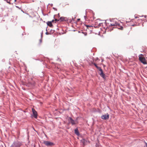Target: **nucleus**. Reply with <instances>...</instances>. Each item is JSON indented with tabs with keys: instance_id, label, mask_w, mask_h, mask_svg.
<instances>
[{
	"instance_id": "obj_34",
	"label": "nucleus",
	"mask_w": 147,
	"mask_h": 147,
	"mask_svg": "<svg viewBox=\"0 0 147 147\" xmlns=\"http://www.w3.org/2000/svg\"><path fill=\"white\" fill-rule=\"evenodd\" d=\"M103 61V60H102V61Z\"/></svg>"
},
{
	"instance_id": "obj_28",
	"label": "nucleus",
	"mask_w": 147,
	"mask_h": 147,
	"mask_svg": "<svg viewBox=\"0 0 147 147\" xmlns=\"http://www.w3.org/2000/svg\"><path fill=\"white\" fill-rule=\"evenodd\" d=\"M54 21V20H53L51 21V23H52V22H53Z\"/></svg>"
},
{
	"instance_id": "obj_7",
	"label": "nucleus",
	"mask_w": 147,
	"mask_h": 147,
	"mask_svg": "<svg viewBox=\"0 0 147 147\" xmlns=\"http://www.w3.org/2000/svg\"><path fill=\"white\" fill-rule=\"evenodd\" d=\"M74 133L75 134H76L78 136H79L80 135V133L78 128H76L74 130Z\"/></svg>"
},
{
	"instance_id": "obj_13",
	"label": "nucleus",
	"mask_w": 147,
	"mask_h": 147,
	"mask_svg": "<svg viewBox=\"0 0 147 147\" xmlns=\"http://www.w3.org/2000/svg\"><path fill=\"white\" fill-rule=\"evenodd\" d=\"M98 69L99 70V71H100V69H102L101 68V67H99V66H98V67H97L96 68Z\"/></svg>"
},
{
	"instance_id": "obj_29",
	"label": "nucleus",
	"mask_w": 147,
	"mask_h": 147,
	"mask_svg": "<svg viewBox=\"0 0 147 147\" xmlns=\"http://www.w3.org/2000/svg\"><path fill=\"white\" fill-rule=\"evenodd\" d=\"M42 42V40H41V39L40 40V42Z\"/></svg>"
},
{
	"instance_id": "obj_2",
	"label": "nucleus",
	"mask_w": 147,
	"mask_h": 147,
	"mask_svg": "<svg viewBox=\"0 0 147 147\" xmlns=\"http://www.w3.org/2000/svg\"><path fill=\"white\" fill-rule=\"evenodd\" d=\"M140 56V55L139 56V59L140 61L144 64H146L147 63L144 57H141Z\"/></svg>"
},
{
	"instance_id": "obj_9",
	"label": "nucleus",
	"mask_w": 147,
	"mask_h": 147,
	"mask_svg": "<svg viewBox=\"0 0 147 147\" xmlns=\"http://www.w3.org/2000/svg\"><path fill=\"white\" fill-rule=\"evenodd\" d=\"M100 75L101 77H102L104 79H105L106 78V76H105V75L104 74L103 72L102 73V72L101 73H100Z\"/></svg>"
},
{
	"instance_id": "obj_5",
	"label": "nucleus",
	"mask_w": 147,
	"mask_h": 147,
	"mask_svg": "<svg viewBox=\"0 0 147 147\" xmlns=\"http://www.w3.org/2000/svg\"><path fill=\"white\" fill-rule=\"evenodd\" d=\"M101 118L104 120L107 119L109 118V115L108 113L106 115H103L101 116Z\"/></svg>"
},
{
	"instance_id": "obj_27",
	"label": "nucleus",
	"mask_w": 147,
	"mask_h": 147,
	"mask_svg": "<svg viewBox=\"0 0 147 147\" xmlns=\"http://www.w3.org/2000/svg\"><path fill=\"white\" fill-rule=\"evenodd\" d=\"M146 16H146V15H145V16H144V18H146Z\"/></svg>"
},
{
	"instance_id": "obj_31",
	"label": "nucleus",
	"mask_w": 147,
	"mask_h": 147,
	"mask_svg": "<svg viewBox=\"0 0 147 147\" xmlns=\"http://www.w3.org/2000/svg\"><path fill=\"white\" fill-rule=\"evenodd\" d=\"M46 31L47 32V28L46 29Z\"/></svg>"
},
{
	"instance_id": "obj_33",
	"label": "nucleus",
	"mask_w": 147,
	"mask_h": 147,
	"mask_svg": "<svg viewBox=\"0 0 147 147\" xmlns=\"http://www.w3.org/2000/svg\"><path fill=\"white\" fill-rule=\"evenodd\" d=\"M80 20V19H78V20Z\"/></svg>"
},
{
	"instance_id": "obj_19",
	"label": "nucleus",
	"mask_w": 147,
	"mask_h": 147,
	"mask_svg": "<svg viewBox=\"0 0 147 147\" xmlns=\"http://www.w3.org/2000/svg\"><path fill=\"white\" fill-rule=\"evenodd\" d=\"M59 20H57V19H55V20L56 21H58Z\"/></svg>"
},
{
	"instance_id": "obj_3",
	"label": "nucleus",
	"mask_w": 147,
	"mask_h": 147,
	"mask_svg": "<svg viewBox=\"0 0 147 147\" xmlns=\"http://www.w3.org/2000/svg\"><path fill=\"white\" fill-rule=\"evenodd\" d=\"M43 143L45 144L48 146H51L54 144L53 142L49 141H44Z\"/></svg>"
},
{
	"instance_id": "obj_20",
	"label": "nucleus",
	"mask_w": 147,
	"mask_h": 147,
	"mask_svg": "<svg viewBox=\"0 0 147 147\" xmlns=\"http://www.w3.org/2000/svg\"><path fill=\"white\" fill-rule=\"evenodd\" d=\"M45 34H46V35H48V34H49L48 33V32H46L45 33Z\"/></svg>"
},
{
	"instance_id": "obj_15",
	"label": "nucleus",
	"mask_w": 147,
	"mask_h": 147,
	"mask_svg": "<svg viewBox=\"0 0 147 147\" xmlns=\"http://www.w3.org/2000/svg\"><path fill=\"white\" fill-rule=\"evenodd\" d=\"M94 65V66L96 67V68H97V67H98V66L96 65V64L95 63H93Z\"/></svg>"
},
{
	"instance_id": "obj_22",
	"label": "nucleus",
	"mask_w": 147,
	"mask_h": 147,
	"mask_svg": "<svg viewBox=\"0 0 147 147\" xmlns=\"http://www.w3.org/2000/svg\"><path fill=\"white\" fill-rule=\"evenodd\" d=\"M53 9H55V10H57V9H56V8H55V7H53Z\"/></svg>"
},
{
	"instance_id": "obj_24",
	"label": "nucleus",
	"mask_w": 147,
	"mask_h": 147,
	"mask_svg": "<svg viewBox=\"0 0 147 147\" xmlns=\"http://www.w3.org/2000/svg\"><path fill=\"white\" fill-rule=\"evenodd\" d=\"M145 144L146 145V146H147V143L146 142H145Z\"/></svg>"
},
{
	"instance_id": "obj_11",
	"label": "nucleus",
	"mask_w": 147,
	"mask_h": 147,
	"mask_svg": "<svg viewBox=\"0 0 147 147\" xmlns=\"http://www.w3.org/2000/svg\"><path fill=\"white\" fill-rule=\"evenodd\" d=\"M64 17H61L60 18L59 20H60L61 21H64Z\"/></svg>"
},
{
	"instance_id": "obj_26",
	"label": "nucleus",
	"mask_w": 147,
	"mask_h": 147,
	"mask_svg": "<svg viewBox=\"0 0 147 147\" xmlns=\"http://www.w3.org/2000/svg\"><path fill=\"white\" fill-rule=\"evenodd\" d=\"M7 2L8 3H9V4H11V3H10V2L7 1Z\"/></svg>"
},
{
	"instance_id": "obj_8",
	"label": "nucleus",
	"mask_w": 147,
	"mask_h": 147,
	"mask_svg": "<svg viewBox=\"0 0 147 147\" xmlns=\"http://www.w3.org/2000/svg\"><path fill=\"white\" fill-rule=\"evenodd\" d=\"M69 119L70 120V122L72 125H74L76 124L75 121L71 117H70Z\"/></svg>"
},
{
	"instance_id": "obj_25",
	"label": "nucleus",
	"mask_w": 147,
	"mask_h": 147,
	"mask_svg": "<svg viewBox=\"0 0 147 147\" xmlns=\"http://www.w3.org/2000/svg\"><path fill=\"white\" fill-rule=\"evenodd\" d=\"M58 16L59 17H60V15H59V13H58Z\"/></svg>"
},
{
	"instance_id": "obj_23",
	"label": "nucleus",
	"mask_w": 147,
	"mask_h": 147,
	"mask_svg": "<svg viewBox=\"0 0 147 147\" xmlns=\"http://www.w3.org/2000/svg\"><path fill=\"white\" fill-rule=\"evenodd\" d=\"M84 18L85 19L86 17V15L85 16H84Z\"/></svg>"
},
{
	"instance_id": "obj_14",
	"label": "nucleus",
	"mask_w": 147,
	"mask_h": 147,
	"mask_svg": "<svg viewBox=\"0 0 147 147\" xmlns=\"http://www.w3.org/2000/svg\"><path fill=\"white\" fill-rule=\"evenodd\" d=\"M110 26H116V23H115V24H111Z\"/></svg>"
},
{
	"instance_id": "obj_12",
	"label": "nucleus",
	"mask_w": 147,
	"mask_h": 147,
	"mask_svg": "<svg viewBox=\"0 0 147 147\" xmlns=\"http://www.w3.org/2000/svg\"><path fill=\"white\" fill-rule=\"evenodd\" d=\"M64 21H68V18L67 17H64Z\"/></svg>"
},
{
	"instance_id": "obj_30",
	"label": "nucleus",
	"mask_w": 147,
	"mask_h": 147,
	"mask_svg": "<svg viewBox=\"0 0 147 147\" xmlns=\"http://www.w3.org/2000/svg\"><path fill=\"white\" fill-rule=\"evenodd\" d=\"M87 33H85V34L84 35H85V36H86V35H87Z\"/></svg>"
},
{
	"instance_id": "obj_6",
	"label": "nucleus",
	"mask_w": 147,
	"mask_h": 147,
	"mask_svg": "<svg viewBox=\"0 0 147 147\" xmlns=\"http://www.w3.org/2000/svg\"><path fill=\"white\" fill-rule=\"evenodd\" d=\"M32 111L33 115L34 117L36 118L37 117V112L34 109H32Z\"/></svg>"
},
{
	"instance_id": "obj_18",
	"label": "nucleus",
	"mask_w": 147,
	"mask_h": 147,
	"mask_svg": "<svg viewBox=\"0 0 147 147\" xmlns=\"http://www.w3.org/2000/svg\"><path fill=\"white\" fill-rule=\"evenodd\" d=\"M99 71L100 72V73H101L102 72V73L103 72V71L102 69H100Z\"/></svg>"
},
{
	"instance_id": "obj_10",
	"label": "nucleus",
	"mask_w": 147,
	"mask_h": 147,
	"mask_svg": "<svg viewBox=\"0 0 147 147\" xmlns=\"http://www.w3.org/2000/svg\"><path fill=\"white\" fill-rule=\"evenodd\" d=\"M48 26H49L50 27H51L53 26V25L52 24L51 22L48 21L47 23Z\"/></svg>"
},
{
	"instance_id": "obj_32",
	"label": "nucleus",
	"mask_w": 147,
	"mask_h": 147,
	"mask_svg": "<svg viewBox=\"0 0 147 147\" xmlns=\"http://www.w3.org/2000/svg\"><path fill=\"white\" fill-rule=\"evenodd\" d=\"M51 6H52L53 5V4H51Z\"/></svg>"
},
{
	"instance_id": "obj_35",
	"label": "nucleus",
	"mask_w": 147,
	"mask_h": 147,
	"mask_svg": "<svg viewBox=\"0 0 147 147\" xmlns=\"http://www.w3.org/2000/svg\"><path fill=\"white\" fill-rule=\"evenodd\" d=\"M16 1V0H15V1Z\"/></svg>"
},
{
	"instance_id": "obj_17",
	"label": "nucleus",
	"mask_w": 147,
	"mask_h": 147,
	"mask_svg": "<svg viewBox=\"0 0 147 147\" xmlns=\"http://www.w3.org/2000/svg\"><path fill=\"white\" fill-rule=\"evenodd\" d=\"M86 26L87 27H92L91 26H90V25H86Z\"/></svg>"
},
{
	"instance_id": "obj_21",
	"label": "nucleus",
	"mask_w": 147,
	"mask_h": 147,
	"mask_svg": "<svg viewBox=\"0 0 147 147\" xmlns=\"http://www.w3.org/2000/svg\"><path fill=\"white\" fill-rule=\"evenodd\" d=\"M42 34H43V32H42V33H41V37H42Z\"/></svg>"
},
{
	"instance_id": "obj_4",
	"label": "nucleus",
	"mask_w": 147,
	"mask_h": 147,
	"mask_svg": "<svg viewBox=\"0 0 147 147\" xmlns=\"http://www.w3.org/2000/svg\"><path fill=\"white\" fill-rule=\"evenodd\" d=\"M80 141L84 146L86 145L89 142L87 140L84 138L82 139Z\"/></svg>"
},
{
	"instance_id": "obj_1",
	"label": "nucleus",
	"mask_w": 147,
	"mask_h": 147,
	"mask_svg": "<svg viewBox=\"0 0 147 147\" xmlns=\"http://www.w3.org/2000/svg\"><path fill=\"white\" fill-rule=\"evenodd\" d=\"M22 145L21 142L16 141L13 142L10 147H20Z\"/></svg>"
},
{
	"instance_id": "obj_16",
	"label": "nucleus",
	"mask_w": 147,
	"mask_h": 147,
	"mask_svg": "<svg viewBox=\"0 0 147 147\" xmlns=\"http://www.w3.org/2000/svg\"><path fill=\"white\" fill-rule=\"evenodd\" d=\"M102 23H100L99 24L98 26H102Z\"/></svg>"
}]
</instances>
